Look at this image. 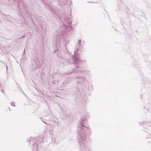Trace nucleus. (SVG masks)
Segmentation results:
<instances>
[{
    "label": "nucleus",
    "mask_w": 151,
    "mask_h": 151,
    "mask_svg": "<svg viewBox=\"0 0 151 151\" xmlns=\"http://www.w3.org/2000/svg\"><path fill=\"white\" fill-rule=\"evenodd\" d=\"M78 66H76V68H78Z\"/></svg>",
    "instance_id": "obj_18"
},
{
    "label": "nucleus",
    "mask_w": 151,
    "mask_h": 151,
    "mask_svg": "<svg viewBox=\"0 0 151 151\" xmlns=\"http://www.w3.org/2000/svg\"><path fill=\"white\" fill-rule=\"evenodd\" d=\"M63 64H64V62H63Z\"/></svg>",
    "instance_id": "obj_21"
},
{
    "label": "nucleus",
    "mask_w": 151,
    "mask_h": 151,
    "mask_svg": "<svg viewBox=\"0 0 151 151\" xmlns=\"http://www.w3.org/2000/svg\"><path fill=\"white\" fill-rule=\"evenodd\" d=\"M6 70H7V69H8V67H7V66L6 67Z\"/></svg>",
    "instance_id": "obj_15"
},
{
    "label": "nucleus",
    "mask_w": 151,
    "mask_h": 151,
    "mask_svg": "<svg viewBox=\"0 0 151 151\" xmlns=\"http://www.w3.org/2000/svg\"><path fill=\"white\" fill-rule=\"evenodd\" d=\"M25 49L24 50V51H23V54H22V55H24V52H25Z\"/></svg>",
    "instance_id": "obj_13"
},
{
    "label": "nucleus",
    "mask_w": 151,
    "mask_h": 151,
    "mask_svg": "<svg viewBox=\"0 0 151 151\" xmlns=\"http://www.w3.org/2000/svg\"><path fill=\"white\" fill-rule=\"evenodd\" d=\"M56 50H55V51H54L53 52V53H55V52H56Z\"/></svg>",
    "instance_id": "obj_16"
},
{
    "label": "nucleus",
    "mask_w": 151,
    "mask_h": 151,
    "mask_svg": "<svg viewBox=\"0 0 151 151\" xmlns=\"http://www.w3.org/2000/svg\"><path fill=\"white\" fill-rule=\"evenodd\" d=\"M87 115L82 116L78 124L77 132L78 135V142L81 146H84L87 144L86 131H87L88 125L87 124Z\"/></svg>",
    "instance_id": "obj_2"
},
{
    "label": "nucleus",
    "mask_w": 151,
    "mask_h": 151,
    "mask_svg": "<svg viewBox=\"0 0 151 151\" xmlns=\"http://www.w3.org/2000/svg\"><path fill=\"white\" fill-rule=\"evenodd\" d=\"M81 40H78V43L76 45V50H78L79 48L81 46Z\"/></svg>",
    "instance_id": "obj_7"
},
{
    "label": "nucleus",
    "mask_w": 151,
    "mask_h": 151,
    "mask_svg": "<svg viewBox=\"0 0 151 151\" xmlns=\"http://www.w3.org/2000/svg\"><path fill=\"white\" fill-rule=\"evenodd\" d=\"M41 29L44 30H45L46 29V27L45 25V23L44 22H42L41 24Z\"/></svg>",
    "instance_id": "obj_8"
},
{
    "label": "nucleus",
    "mask_w": 151,
    "mask_h": 151,
    "mask_svg": "<svg viewBox=\"0 0 151 151\" xmlns=\"http://www.w3.org/2000/svg\"><path fill=\"white\" fill-rule=\"evenodd\" d=\"M1 91V92H2V93H4V92H3V90H2V91Z\"/></svg>",
    "instance_id": "obj_17"
},
{
    "label": "nucleus",
    "mask_w": 151,
    "mask_h": 151,
    "mask_svg": "<svg viewBox=\"0 0 151 151\" xmlns=\"http://www.w3.org/2000/svg\"><path fill=\"white\" fill-rule=\"evenodd\" d=\"M22 20L23 21V23H24L25 22V19L24 18H22Z\"/></svg>",
    "instance_id": "obj_10"
},
{
    "label": "nucleus",
    "mask_w": 151,
    "mask_h": 151,
    "mask_svg": "<svg viewBox=\"0 0 151 151\" xmlns=\"http://www.w3.org/2000/svg\"><path fill=\"white\" fill-rule=\"evenodd\" d=\"M42 121L43 122L45 123H46L45 122V121L44 120V119H41Z\"/></svg>",
    "instance_id": "obj_11"
},
{
    "label": "nucleus",
    "mask_w": 151,
    "mask_h": 151,
    "mask_svg": "<svg viewBox=\"0 0 151 151\" xmlns=\"http://www.w3.org/2000/svg\"><path fill=\"white\" fill-rule=\"evenodd\" d=\"M58 4L61 6H63L65 5H70L72 2L70 0H58Z\"/></svg>",
    "instance_id": "obj_5"
},
{
    "label": "nucleus",
    "mask_w": 151,
    "mask_h": 151,
    "mask_svg": "<svg viewBox=\"0 0 151 151\" xmlns=\"http://www.w3.org/2000/svg\"><path fill=\"white\" fill-rule=\"evenodd\" d=\"M59 18L61 22L63 24L55 32L54 37L55 40L54 43L57 46L63 43L66 46L68 43V42L64 37L67 35L68 32H70L73 29L71 27L72 20L69 18H68L66 15L64 14L58 17Z\"/></svg>",
    "instance_id": "obj_1"
},
{
    "label": "nucleus",
    "mask_w": 151,
    "mask_h": 151,
    "mask_svg": "<svg viewBox=\"0 0 151 151\" xmlns=\"http://www.w3.org/2000/svg\"><path fill=\"white\" fill-rule=\"evenodd\" d=\"M43 139L41 137H37L36 138H30L28 139L27 142H29V145H32L33 151H38V143H40L43 142Z\"/></svg>",
    "instance_id": "obj_3"
},
{
    "label": "nucleus",
    "mask_w": 151,
    "mask_h": 151,
    "mask_svg": "<svg viewBox=\"0 0 151 151\" xmlns=\"http://www.w3.org/2000/svg\"><path fill=\"white\" fill-rule=\"evenodd\" d=\"M1 63H4V62H3V61H1Z\"/></svg>",
    "instance_id": "obj_14"
},
{
    "label": "nucleus",
    "mask_w": 151,
    "mask_h": 151,
    "mask_svg": "<svg viewBox=\"0 0 151 151\" xmlns=\"http://www.w3.org/2000/svg\"><path fill=\"white\" fill-rule=\"evenodd\" d=\"M66 63H68L70 65L72 64H75L76 65H78L80 60L79 55L78 54H75L72 56V59H64Z\"/></svg>",
    "instance_id": "obj_4"
},
{
    "label": "nucleus",
    "mask_w": 151,
    "mask_h": 151,
    "mask_svg": "<svg viewBox=\"0 0 151 151\" xmlns=\"http://www.w3.org/2000/svg\"><path fill=\"white\" fill-rule=\"evenodd\" d=\"M149 141L148 142H151V137L149 138Z\"/></svg>",
    "instance_id": "obj_12"
},
{
    "label": "nucleus",
    "mask_w": 151,
    "mask_h": 151,
    "mask_svg": "<svg viewBox=\"0 0 151 151\" xmlns=\"http://www.w3.org/2000/svg\"><path fill=\"white\" fill-rule=\"evenodd\" d=\"M78 69H77V71H78Z\"/></svg>",
    "instance_id": "obj_19"
},
{
    "label": "nucleus",
    "mask_w": 151,
    "mask_h": 151,
    "mask_svg": "<svg viewBox=\"0 0 151 151\" xmlns=\"http://www.w3.org/2000/svg\"><path fill=\"white\" fill-rule=\"evenodd\" d=\"M23 37H24V36H23Z\"/></svg>",
    "instance_id": "obj_20"
},
{
    "label": "nucleus",
    "mask_w": 151,
    "mask_h": 151,
    "mask_svg": "<svg viewBox=\"0 0 151 151\" xmlns=\"http://www.w3.org/2000/svg\"><path fill=\"white\" fill-rule=\"evenodd\" d=\"M43 4L47 8L50 10L52 11V6L51 2H49L48 1L46 2H45L44 1H43Z\"/></svg>",
    "instance_id": "obj_6"
},
{
    "label": "nucleus",
    "mask_w": 151,
    "mask_h": 151,
    "mask_svg": "<svg viewBox=\"0 0 151 151\" xmlns=\"http://www.w3.org/2000/svg\"><path fill=\"white\" fill-rule=\"evenodd\" d=\"M11 104L12 106H15V103L13 101H12L11 103Z\"/></svg>",
    "instance_id": "obj_9"
}]
</instances>
